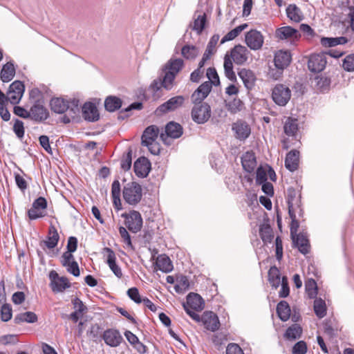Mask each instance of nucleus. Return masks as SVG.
<instances>
[{"instance_id":"1","label":"nucleus","mask_w":354,"mask_h":354,"mask_svg":"<svg viewBox=\"0 0 354 354\" xmlns=\"http://www.w3.org/2000/svg\"><path fill=\"white\" fill-rule=\"evenodd\" d=\"M50 107L55 113H63L68 111L70 117L74 118L79 111V101L73 99L71 102H68L63 98L56 97L51 100Z\"/></svg>"},{"instance_id":"2","label":"nucleus","mask_w":354,"mask_h":354,"mask_svg":"<svg viewBox=\"0 0 354 354\" xmlns=\"http://www.w3.org/2000/svg\"><path fill=\"white\" fill-rule=\"evenodd\" d=\"M188 315L196 322H201L207 330L212 332L217 330L220 327L218 317L212 311H205L201 316L196 312H188Z\"/></svg>"},{"instance_id":"3","label":"nucleus","mask_w":354,"mask_h":354,"mask_svg":"<svg viewBox=\"0 0 354 354\" xmlns=\"http://www.w3.org/2000/svg\"><path fill=\"white\" fill-rule=\"evenodd\" d=\"M142 187L136 182L127 183L123 189V198L131 205H137L142 198Z\"/></svg>"},{"instance_id":"4","label":"nucleus","mask_w":354,"mask_h":354,"mask_svg":"<svg viewBox=\"0 0 354 354\" xmlns=\"http://www.w3.org/2000/svg\"><path fill=\"white\" fill-rule=\"evenodd\" d=\"M291 97V91L286 85L277 84L272 91V100L279 106H283L287 104Z\"/></svg>"},{"instance_id":"5","label":"nucleus","mask_w":354,"mask_h":354,"mask_svg":"<svg viewBox=\"0 0 354 354\" xmlns=\"http://www.w3.org/2000/svg\"><path fill=\"white\" fill-rule=\"evenodd\" d=\"M121 216L124 218L125 225L132 232L140 231L142 226V218L139 212L132 210L129 213H123Z\"/></svg>"},{"instance_id":"6","label":"nucleus","mask_w":354,"mask_h":354,"mask_svg":"<svg viewBox=\"0 0 354 354\" xmlns=\"http://www.w3.org/2000/svg\"><path fill=\"white\" fill-rule=\"evenodd\" d=\"M275 37L279 40H286L295 44L301 37L299 31L291 26H283L275 30Z\"/></svg>"},{"instance_id":"7","label":"nucleus","mask_w":354,"mask_h":354,"mask_svg":"<svg viewBox=\"0 0 354 354\" xmlns=\"http://www.w3.org/2000/svg\"><path fill=\"white\" fill-rule=\"evenodd\" d=\"M211 116V108L207 103L196 104L192 110V118L198 124H203Z\"/></svg>"},{"instance_id":"8","label":"nucleus","mask_w":354,"mask_h":354,"mask_svg":"<svg viewBox=\"0 0 354 354\" xmlns=\"http://www.w3.org/2000/svg\"><path fill=\"white\" fill-rule=\"evenodd\" d=\"M47 201L44 197H39L32 203V207L28 211V216L30 220H36L46 216Z\"/></svg>"},{"instance_id":"9","label":"nucleus","mask_w":354,"mask_h":354,"mask_svg":"<svg viewBox=\"0 0 354 354\" xmlns=\"http://www.w3.org/2000/svg\"><path fill=\"white\" fill-rule=\"evenodd\" d=\"M50 280V286L53 292H62L71 287V283L65 277H59L56 271L52 270L49 273Z\"/></svg>"},{"instance_id":"10","label":"nucleus","mask_w":354,"mask_h":354,"mask_svg":"<svg viewBox=\"0 0 354 354\" xmlns=\"http://www.w3.org/2000/svg\"><path fill=\"white\" fill-rule=\"evenodd\" d=\"M245 42L251 50H258L263 45L264 37L260 31L252 29L245 33Z\"/></svg>"},{"instance_id":"11","label":"nucleus","mask_w":354,"mask_h":354,"mask_svg":"<svg viewBox=\"0 0 354 354\" xmlns=\"http://www.w3.org/2000/svg\"><path fill=\"white\" fill-rule=\"evenodd\" d=\"M25 86L20 81L13 82L9 87L8 92L7 93L6 102L9 101L12 104H18L24 93Z\"/></svg>"},{"instance_id":"12","label":"nucleus","mask_w":354,"mask_h":354,"mask_svg":"<svg viewBox=\"0 0 354 354\" xmlns=\"http://www.w3.org/2000/svg\"><path fill=\"white\" fill-rule=\"evenodd\" d=\"M205 307V303L203 298L196 293L191 292L187 297V301L183 304V308L185 312L201 311Z\"/></svg>"},{"instance_id":"13","label":"nucleus","mask_w":354,"mask_h":354,"mask_svg":"<svg viewBox=\"0 0 354 354\" xmlns=\"http://www.w3.org/2000/svg\"><path fill=\"white\" fill-rule=\"evenodd\" d=\"M48 117V111L44 106L43 102L36 100L29 110V118L37 122H40L46 120Z\"/></svg>"},{"instance_id":"14","label":"nucleus","mask_w":354,"mask_h":354,"mask_svg":"<svg viewBox=\"0 0 354 354\" xmlns=\"http://www.w3.org/2000/svg\"><path fill=\"white\" fill-rule=\"evenodd\" d=\"M183 133V129L180 124L175 122H169L165 126V133H161L160 138L164 143L167 144V140L168 137L176 139L180 138Z\"/></svg>"},{"instance_id":"15","label":"nucleus","mask_w":354,"mask_h":354,"mask_svg":"<svg viewBox=\"0 0 354 354\" xmlns=\"http://www.w3.org/2000/svg\"><path fill=\"white\" fill-rule=\"evenodd\" d=\"M184 102V97L181 95H178L170 98L165 103L160 105L156 112L157 114L166 113L169 111H173L182 106Z\"/></svg>"},{"instance_id":"16","label":"nucleus","mask_w":354,"mask_h":354,"mask_svg":"<svg viewBox=\"0 0 354 354\" xmlns=\"http://www.w3.org/2000/svg\"><path fill=\"white\" fill-rule=\"evenodd\" d=\"M250 54V50L245 46L239 44L231 50L230 56L236 64L242 65L247 62Z\"/></svg>"},{"instance_id":"17","label":"nucleus","mask_w":354,"mask_h":354,"mask_svg":"<svg viewBox=\"0 0 354 354\" xmlns=\"http://www.w3.org/2000/svg\"><path fill=\"white\" fill-rule=\"evenodd\" d=\"M326 62V58L324 55L313 54L308 59V67L313 73H319L325 68Z\"/></svg>"},{"instance_id":"18","label":"nucleus","mask_w":354,"mask_h":354,"mask_svg":"<svg viewBox=\"0 0 354 354\" xmlns=\"http://www.w3.org/2000/svg\"><path fill=\"white\" fill-rule=\"evenodd\" d=\"M102 338L104 342L111 347L118 346L123 338L120 332L116 329H107L104 331Z\"/></svg>"},{"instance_id":"19","label":"nucleus","mask_w":354,"mask_h":354,"mask_svg":"<svg viewBox=\"0 0 354 354\" xmlns=\"http://www.w3.org/2000/svg\"><path fill=\"white\" fill-rule=\"evenodd\" d=\"M212 86L209 82H204L193 93L191 96L192 102L196 104H201L202 101L211 91Z\"/></svg>"},{"instance_id":"20","label":"nucleus","mask_w":354,"mask_h":354,"mask_svg":"<svg viewBox=\"0 0 354 354\" xmlns=\"http://www.w3.org/2000/svg\"><path fill=\"white\" fill-rule=\"evenodd\" d=\"M104 252L106 254V263L114 273V274L119 279L122 277V270L116 263V257L113 250L109 248H104Z\"/></svg>"},{"instance_id":"21","label":"nucleus","mask_w":354,"mask_h":354,"mask_svg":"<svg viewBox=\"0 0 354 354\" xmlns=\"http://www.w3.org/2000/svg\"><path fill=\"white\" fill-rule=\"evenodd\" d=\"M151 164L145 157L139 158L133 165L134 171L138 177L145 178L150 171Z\"/></svg>"},{"instance_id":"22","label":"nucleus","mask_w":354,"mask_h":354,"mask_svg":"<svg viewBox=\"0 0 354 354\" xmlns=\"http://www.w3.org/2000/svg\"><path fill=\"white\" fill-rule=\"evenodd\" d=\"M292 57L289 50H279L274 55V65L281 70H283L291 62Z\"/></svg>"},{"instance_id":"23","label":"nucleus","mask_w":354,"mask_h":354,"mask_svg":"<svg viewBox=\"0 0 354 354\" xmlns=\"http://www.w3.org/2000/svg\"><path fill=\"white\" fill-rule=\"evenodd\" d=\"M59 240V235L56 227L54 225H50L48 228L46 240L42 241L40 245L41 246L44 245L48 249H53L57 245Z\"/></svg>"},{"instance_id":"24","label":"nucleus","mask_w":354,"mask_h":354,"mask_svg":"<svg viewBox=\"0 0 354 354\" xmlns=\"http://www.w3.org/2000/svg\"><path fill=\"white\" fill-rule=\"evenodd\" d=\"M82 115L86 120L94 122L99 119V113L95 104L86 102L82 106Z\"/></svg>"},{"instance_id":"25","label":"nucleus","mask_w":354,"mask_h":354,"mask_svg":"<svg viewBox=\"0 0 354 354\" xmlns=\"http://www.w3.org/2000/svg\"><path fill=\"white\" fill-rule=\"evenodd\" d=\"M232 129L236 133V137L239 140H245L251 133L250 126L243 121H237L234 123Z\"/></svg>"},{"instance_id":"26","label":"nucleus","mask_w":354,"mask_h":354,"mask_svg":"<svg viewBox=\"0 0 354 354\" xmlns=\"http://www.w3.org/2000/svg\"><path fill=\"white\" fill-rule=\"evenodd\" d=\"M294 245L299 249V252L304 254L309 252V241L308 237L304 233H299L298 234L292 237Z\"/></svg>"},{"instance_id":"27","label":"nucleus","mask_w":354,"mask_h":354,"mask_svg":"<svg viewBox=\"0 0 354 354\" xmlns=\"http://www.w3.org/2000/svg\"><path fill=\"white\" fill-rule=\"evenodd\" d=\"M241 163L245 171L248 173L252 172L257 166L254 153L252 151L245 152L241 157Z\"/></svg>"},{"instance_id":"28","label":"nucleus","mask_w":354,"mask_h":354,"mask_svg":"<svg viewBox=\"0 0 354 354\" xmlns=\"http://www.w3.org/2000/svg\"><path fill=\"white\" fill-rule=\"evenodd\" d=\"M238 75L248 89H252L254 86L257 78L251 70L242 68Z\"/></svg>"},{"instance_id":"29","label":"nucleus","mask_w":354,"mask_h":354,"mask_svg":"<svg viewBox=\"0 0 354 354\" xmlns=\"http://www.w3.org/2000/svg\"><path fill=\"white\" fill-rule=\"evenodd\" d=\"M159 134V129L151 125L148 127L142 136V145H151V142L156 141Z\"/></svg>"},{"instance_id":"30","label":"nucleus","mask_w":354,"mask_h":354,"mask_svg":"<svg viewBox=\"0 0 354 354\" xmlns=\"http://www.w3.org/2000/svg\"><path fill=\"white\" fill-rule=\"evenodd\" d=\"M299 152L297 150H292L288 153L285 160V166L290 171L297 169L299 166Z\"/></svg>"},{"instance_id":"31","label":"nucleus","mask_w":354,"mask_h":354,"mask_svg":"<svg viewBox=\"0 0 354 354\" xmlns=\"http://www.w3.org/2000/svg\"><path fill=\"white\" fill-rule=\"evenodd\" d=\"M156 265L163 272L168 273L173 270V264L170 259L165 254L157 257Z\"/></svg>"},{"instance_id":"32","label":"nucleus","mask_w":354,"mask_h":354,"mask_svg":"<svg viewBox=\"0 0 354 354\" xmlns=\"http://www.w3.org/2000/svg\"><path fill=\"white\" fill-rule=\"evenodd\" d=\"M15 75V68L13 63L7 62L2 67L1 71V80L3 82L11 81Z\"/></svg>"},{"instance_id":"33","label":"nucleus","mask_w":354,"mask_h":354,"mask_svg":"<svg viewBox=\"0 0 354 354\" xmlns=\"http://www.w3.org/2000/svg\"><path fill=\"white\" fill-rule=\"evenodd\" d=\"M287 17L292 21L299 22L303 19V14L300 8L295 4H290L286 8Z\"/></svg>"},{"instance_id":"34","label":"nucleus","mask_w":354,"mask_h":354,"mask_svg":"<svg viewBox=\"0 0 354 354\" xmlns=\"http://www.w3.org/2000/svg\"><path fill=\"white\" fill-rule=\"evenodd\" d=\"M277 313L279 319L283 322L287 321L290 316V308L286 301H281L277 306Z\"/></svg>"},{"instance_id":"35","label":"nucleus","mask_w":354,"mask_h":354,"mask_svg":"<svg viewBox=\"0 0 354 354\" xmlns=\"http://www.w3.org/2000/svg\"><path fill=\"white\" fill-rule=\"evenodd\" d=\"M37 321V316L33 312H26L17 314L14 319L15 324H21L22 322L35 323Z\"/></svg>"},{"instance_id":"36","label":"nucleus","mask_w":354,"mask_h":354,"mask_svg":"<svg viewBox=\"0 0 354 354\" xmlns=\"http://www.w3.org/2000/svg\"><path fill=\"white\" fill-rule=\"evenodd\" d=\"M268 281L274 288H277L279 286L281 281L280 271L276 266H272L270 268L268 271Z\"/></svg>"},{"instance_id":"37","label":"nucleus","mask_w":354,"mask_h":354,"mask_svg":"<svg viewBox=\"0 0 354 354\" xmlns=\"http://www.w3.org/2000/svg\"><path fill=\"white\" fill-rule=\"evenodd\" d=\"M284 132L288 136H294L298 130L297 120L288 118L284 124Z\"/></svg>"},{"instance_id":"38","label":"nucleus","mask_w":354,"mask_h":354,"mask_svg":"<svg viewBox=\"0 0 354 354\" xmlns=\"http://www.w3.org/2000/svg\"><path fill=\"white\" fill-rule=\"evenodd\" d=\"M199 54V49L193 45H185L181 49V55L186 59H194Z\"/></svg>"},{"instance_id":"39","label":"nucleus","mask_w":354,"mask_h":354,"mask_svg":"<svg viewBox=\"0 0 354 354\" xmlns=\"http://www.w3.org/2000/svg\"><path fill=\"white\" fill-rule=\"evenodd\" d=\"M122 106V101L119 97L115 96L107 97L104 102L105 109L109 112H113L120 109Z\"/></svg>"},{"instance_id":"40","label":"nucleus","mask_w":354,"mask_h":354,"mask_svg":"<svg viewBox=\"0 0 354 354\" xmlns=\"http://www.w3.org/2000/svg\"><path fill=\"white\" fill-rule=\"evenodd\" d=\"M248 26V24H243L227 32L221 39V44L225 41L233 40L236 38L243 30Z\"/></svg>"},{"instance_id":"41","label":"nucleus","mask_w":354,"mask_h":354,"mask_svg":"<svg viewBox=\"0 0 354 354\" xmlns=\"http://www.w3.org/2000/svg\"><path fill=\"white\" fill-rule=\"evenodd\" d=\"M223 66L225 76L232 82L236 81V77L233 71L232 61L227 55H225L224 58Z\"/></svg>"},{"instance_id":"42","label":"nucleus","mask_w":354,"mask_h":354,"mask_svg":"<svg viewBox=\"0 0 354 354\" xmlns=\"http://www.w3.org/2000/svg\"><path fill=\"white\" fill-rule=\"evenodd\" d=\"M313 308L315 315L319 319L323 318L326 315V303L322 299H315Z\"/></svg>"},{"instance_id":"43","label":"nucleus","mask_w":354,"mask_h":354,"mask_svg":"<svg viewBox=\"0 0 354 354\" xmlns=\"http://www.w3.org/2000/svg\"><path fill=\"white\" fill-rule=\"evenodd\" d=\"M287 202L288 211L290 210L291 212H293L292 205L300 203V196H297V192L292 187H290L287 190Z\"/></svg>"},{"instance_id":"44","label":"nucleus","mask_w":354,"mask_h":354,"mask_svg":"<svg viewBox=\"0 0 354 354\" xmlns=\"http://www.w3.org/2000/svg\"><path fill=\"white\" fill-rule=\"evenodd\" d=\"M184 62L181 59H171L167 64L165 70L171 71L174 75H176L182 69Z\"/></svg>"},{"instance_id":"45","label":"nucleus","mask_w":354,"mask_h":354,"mask_svg":"<svg viewBox=\"0 0 354 354\" xmlns=\"http://www.w3.org/2000/svg\"><path fill=\"white\" fill-rule=\"evenodd\" d=\"M306 293L309 298L314 299L317 295V286L315 279H308L305 283Z\"/></svg>"},{"instance_id":"46","label":"nucleus","mask_w":354,"mask_h":354,"mask_svg":"<svg viewBox=\"0 0 354 354\" xmlns=\"http://www.w3.org/2000/svg\"><path fill=\"white\" fill-rule=\"evenodd\" d=\"M301 333V328L298 324H295L286 330L285 336L288 339H296L300 337Z\"/></svg>"},{"instance_id":"47","label":"nucleus","mask_w":354,"mask_h":354,"mask_svg":"<svg viewBox=\"0 0 354 354\" xmlns=\"http://www.w3.org/2000/svg\"><path fill=\"white\" fill-rule=\"evenodd\" d=\"M259 234L264 243H270L273 238V232L269 225H262L259 229Z\"/></svg>"},{"instance_id":"48","label":"nucleus","mask_w":354,"mask_h":354,"mask_svg":"<svg viewBox=\"0 0 354 354\" xmlns=\"http://www.w3.org/2000/svg\"><path fill=\"white\" fill-rule=\"evenodd\" d=\"M206 22V15L204 13L203 15H200L196 18L194 21V24L191 27L192 28L195 30L198 34H200L202 32L205 24Z\"/></svg>"},{"instance_id":"49","label":"nucleus","mask_w":354,"mask_h":354,"mask_svg":"<svg viewBox=\"0 0 354 354\" xmlns=\"http://www.w3.org/2000/svg\"><path fill=\"white\" fill-rule=\"evenodd\" d=\"M189 280L186 276L180 275L176 277L175 289L177 292L185 291L189 288Z\"/></svg>"},{"instance_id":"50","label":"nucleus","mask_w":354,"mask_h":354,"mask_svg":"<svg viewBox=\"0 0 354 354\" xmlns=\"http://www.w3.org/2000/svg\"><path fill=\"white\" fill-rule=\"evenodd\" d=\"M119 233L120 234L121 238L122 239L123 242L125 243V248L127 249H130L131 250H134V247L132 244L131 236L127 232V229L122 226L119 227Z\"/></svg>"},{"instance_id":"51","label":"nucleus","mask_w":354,"mask_h":354,"mask_svg":"<svg viewBox=\"0 0 354 354\" xmlns=\"http://www.w3.org/2000/svg\"><path fill=\"white\" fill-rule=\"evenodd\" d=\"M175 77L176 75H174L171 71L166 70L165 75L162 80V86L167 90L170 89L172 87Z\"/></svg>"},{"instance_id":"52","label":"nucleus","mask_w":354,"mask_h":354,"mask_svg":"<svg viewBox=\"0 0 354 354\" xmlns=\"http://www.w3.org/2000/svg\"><path fill=\"white\" fill-rule=\"evenodd\" d=\"M206 76L209 79V81L208 82L211 84V86L212 84L215 86L220 84L219 77L215 68H208L207 70Z\"/></svg>"},{"instance_id":"53","label":"nucleus","mask_w":354,"mask_h":354,"mask_svg":"<svg viewBox=\"0 0 354 354\" xmlns=\"http://www.w3.org/2000/svg\"><path fill=\"white\" fill-rule=\"evenodd\" d=\"M72 304L73 308L75 309V312L78 313L82 315L87 313V307L84 304L80 298L75 297L73 299Z\"/></svg>"},{"instance_id":"54","label":"nucleus","mask_w":354,"mask_h":354,"mask_svg":"<svg viewBox=\"0 0 354 354\" xmlns=\"http://www.w3.org/2000/svg\"><path fill=\"white\" fill-rule=\"evenodd\" d=\"M87 336L93 341H97L100 335V327L97 324H92L86 332Z\"/></svg>"},{"instance_id":"55","label":"nucleus","mask_w":354,"mask_h":354,"mask_svg":"<svg viewBox=\"0 0 354 354\" xmlns=\"http://www.w3.org/2000/svg\"><path fill=\"white\" fill-rule=\"evenodd\" d=\"M342 67L348 72L354 71V54H350L343 60Z\"/></svg>"},{"instance_id":"56","label":"nucleus","mask_w":354,"mask_h":354,"mask_svg":"<svg viewBox=\"0 0 354 354\" xmlns=\"http://www.w3.org/2000/svg\"><path fill=\"white\" fill-rule=\"evenodd\" d=\"M132 162V151L129 149L128 152L124 155L121 160V167L124 171H128L131 166Z\"/></svg>"},{"instance_id":"57","label":"nucleus","mask_w":354,"mask_h":354,"mask_svg":"<svg viewBox=\"0 0 354 354\" xmlns=\"http://www.w3.org/2000/svg\"><path fill=\"white\" fill-rule=\"evenodd\" d=\"M268 167H259L257 170L256 183L262 184L267 180Z\"/></svg>"},{"instance_id":"58","label":"nucleus","mask_w":354,"mask_h":354,"mask_svg":"<svg viewBox=\"0 0 354 354\" xmlns=\"http://www.w3.org/2000/svg\"><path fill=\"white\" fill-rule=\"evenodd\" d=\"M227 109L232 113H236L241 109L243 102L241 100L234 98L226 104Z\"/></svg>"},{"instance_id":"59","label":"nucleus","mask_w":354,"mask_h":354,"mask_svg":"<svg viewBox=\"0 0 354 354\" xmlns=\"http://www.w3.org/2000/svg\"><path fill=\"white\" fill-rule=\"evenodd\" d=\"M1 318L3 322H8L12 318V308L9 304H3L2 306Z\"/></svg>"},{"instance_id":"60","label":"nucleus","mask_w":354,"mask_h":354,"mask_svg":"<svg viewBox=\"0 0 354 354\" xmlns=\"http://www.w3.org/2000/svg\"><path fill=\"white\" fill-rule=\"evenodd\" d=\"M290 217L291 218V224H290V235L291 237H294V236L297 235V232L298 231L299 223L296 218L295 214H292L293 213L291 212V211H288Z\"/></svg>"},{"instance_id":"61","label":"nucleus","mask_w":354,"mask_h":354,"mask_svg":"<svg viewBox=\"0 0 354 354\" xmlns=\"http://www.w3.org/2000/svg\"><path fill=\"white\" fill-rule=\"evenodd\" d=\"M127 295L136 304H141L142 298L140 297L138 289L136 287L131 288L127 290Z\"/></svg>"},{"instance_id":"62","label":"nucleus","mask_w":354,"mask_h":354,"mask_svg":"<svg viewBox=\"0 0 354 354\" xmlns=\"http://www.w3.org/2000/svg\"><path fill=\"white\" fill-rule=\"evenodd\" d=\"M281 288L279 292V296L282 298H285L289 295L290 289L288 286V282L286 277H283L280 283Z\"/></svg>"},{"instance_id":"63","label":"nucleus","mask_w":354,"mask_h":354,"mask_svg":"<svg viewBox=\"0 0 354 354\" xmlns=\"http://www.w3.org/2000/svg\"><path fill=\"white\" fill-rule=\"evenodd\" d=\"M13 130L18 138H23L24 136V122L19 120H16L13 126Z\"/></svg>"},{"instance_id":"64","label":"nucleus","mask_w":354,"mask_h":354,"mask_svg":"<svg viewBox=\"0 0 354 354\" xmlns=\"http://www.w3.org/2000/svg\"><path fill=\"white\" fill-rule=\"evenodd\" d=\"M307 351V346L305 342L299 341L292 348V354H305Z\"/></svg>"}]
</instances>
